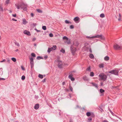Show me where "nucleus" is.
I'll list each match as a JSON object with an SVG mask.
<instances>
[{"instance_id": "1", "label": "nucleus", "mask_w": 122, "mask_h": 122, "mask_svg": "<svg viewBox=\"0 0 122 122\" xmlns=\"http://www.w3.org/2000/svg\"><path fill=\"white\" fill-rule=\"evenodd\" d=\"M15 5L17 9H19L20 8L21 10H23L25 11H27L28 6L27 4L22 2L20 4V5L18 4H16Z\"/></svg>"}, {"instance_id": "2", "label": "nucleus", "mask_w": 122, "mask_h": 122, "mask_svg": "<svg viewBox=\"0 0 122 122\" xmlns=\"http://www.w3.org/2000/svg\"><path fill=\"white\" fill-rule=\"evenodd\" d=\"M119 70H113L110 71L108 72L111 73L112 74H114L115 75L118 76V72Z\"/></svg>"}, {"instance_id": "3", "label": "nucleus", "mask_w": 122, "mask_h": 122, "mask_svg": "<svg viewBox=\"0 0 122 122\" xmlns=\"http://www.w3.org/2000/svg\"><path fill=\"white\" fill-rule=\"evenodd\" d=\"M99 76L100 77L101 79L105 81L106 80L107 77V76L104 75V73L100 74Z\"/></svg>"}, {"instance_id": "4", "label": "nucleus", "mask_w": 122, "mask_h": 122, "mask_svg": "<svg viewBox=\"0 0 122 122\" xmlns=\"http://www.w3.org/2000/svg\"><path fill=\"white\" fill-rule=\"evenodd\" d=\"M113 47L114 49L116 50H122V47L120 46L117 44L114 45Z\"/></svg>"}, {"instance_id": "5", "label": "nucleus", "mask_w": 122, "mask_h": 122, "mask_svg": "<svg viewBox=\"0 0 122 122\" xmlns=\"http://www.w3.org/2000/svg\"><path fill=\"white\" fill-rule=\"evenodd\" d=\"M70 48L72 53L73 54L75 53L76 51V48L74 47L72 45L71 46Z\"/></svg>"}, {"instance_id": "6", "label": "nucleus", "mask_w": 122, "mask_h": 122, "mask_svg": "<svg viewBox=\"0 0 122 122\" xmlns=\"http://www.w3.org/2000/svg\"><path fill=\"white\" fill-rule=\"evenodd\" d=\"M57 61L59 62L58 66V68H62V64L61 63V61L58 60Z\"/></svg>"}, {"instance_id": "7", "label": "nucleus", "mask_w": 122, "mask_h": 122, "mask_svg": "<svg viewBox=\"0 0 122 122\" xmlns=\"http://www.w3.org/2000/svg\"><path fill=\"white\" fill-rule=\"evenodd\" d=\"M93 38H99L102 39H104V38L102 36V35H97L95 36H93Z\"/></svg>"}, {"instance_id": "8", "label": "nucleus", "mask_w": 122, "mask_h": 122, "mask_svg": "<svg viewBox=\"0 0 122 122\" xmlns=\"http://www.w3.org/2000/svg\"><path fill=\"white\" fill-rule=\"evenodd\" d=\"M79 18L78 17H75L73 19V20L76 23H78L80 21Z\"/></svg>"}, {"instance_id": "9", "label": "nucleus", "mask_w": 122, "mask_h": 122, "mask_svg": "<svg viewBox=\"0 0 122 122\" xmlns=\"http://www.w3.org/2000/svg\"><path fill=\"white\" fill-rule=\"evenodd\" d=\"M23 33L25 34H26L27 35L30 36V32L26 30H25L23 32Z\"/></svg>"}, {"instance_id": "10", "label": "nucleus", "mask_w": 122, "mask_h": 122, "mask_svg": "<svg viewBox=\"0 0 122 122\" xmlns=\"http://www.w3.org/2000/svg\"><path fill=\"white\" fill-rule=\"evenodd\" d=\"M34 59L33 57L30 58V64H34Z\"/></svg>"}, {"instance_id": "11", "label": "nucleus", "mask_w": 122, "mask_h": 122, "mask_svg": "<svg viewBox=\"0 0 122 122\" xmlns=\"http://www.w3.org/2000/svg\"><path fill=\"white\" fill-rule=\"evenodd\" d=\"M39 107V105L38 104H36L34 107V108L36 110H37L38 109Z\"/></svg>"}, {"instance_id": "12", "label": "nucleus", "mask_w": 122, "mask_h": 122, "mask_svg": "<svg viewBox=\"0 0 122 122\" xmlns=\"http://www.w3.org/2000/svg\"><path fill=\"white\" fill-rule=\"evenodd\" d=\"M22 23L24 25H25L28 23L27 21H26V19H22Z\"/></svg>"}, {"instance_id": "13", "label": "nucleus", "mask_w": 122, "mask_h": 122, "mask_svg": "<svg viewBox=\"0 0 122 122\" xmlns=\"http://www.w3.org/2000/svg\"><path fill=\"white\" fill-rule=\"evenodd\" d=\"M104 64L103 63L100 64L99 65V67L100 68H102L104 67Z\"/></svg>"}, {"instance_id": "14", "label": "nucleus", "mask_w": 122, "mask_h": 122, "mask_svg": "<svg viewBox=\"0 0 122 122\" xmlns=\"http://www.w3.org/2000/svg\"><path fill=\"white\" fill-rule=\"evenodd\" d=\"M91 84H92V85L93 86H95V87H96V88H98V85H97V84L95 83H94L93 82H92L91 83Z\"/></svg>"}, {"instance_id": "15", "label": "nucleus", "mask_w": 122, "mask_h": 122, "mask_svg": "<svg viewBox=\"0 0 122 122\" xmlns=\"http://www.w3.org/2000/svg\"><path fill=\"white\" fill-rule=\"evenodd\" d=\"M74 46H77L79 45V43L77 41H76L73 43Z\"/></svg>"}, {"instance_id": "16", "label": "nucleus", "mask_w": 122, "mask_h": 122, "mask_svg": "<svg viewBox=\"0 0 122 122\" xmlns=\"http://www.w3.org/2000/svg\"><path fill=\"white\" fill-rule=\"evenodd\" d=\"M83 79L84 81H88L89 80V79L86 76L83 77Z\"/></svg>"}, {"instance_id": "17", "label": "nucleus", "mask_w": 122, "mask_h": 122, "mask_svg": "<svg viewBox=\"0 0 122 122\" xmlns=\"http://www.w3.org/2000/svg\"><path fill=\"white\" fill-rule=\"evenodd\" d=\"M65 43H66L69 44L71 43V42L70 40H66L65 42Z\"/></svg>"}, {"instance_id": "18", "label": "nucleus", "mask_w": 122, "mask_h": 122, "mask_svg": "<svg viewBox=\"0 0 122 122\" xmlns=\"http://www.w3.org/2000/svg\"><path fill=\"white\" fill-rule=\"evenodd\" d=\"M89 56L90 58L93 59L94 58V56L92 54H90L89 55Z\"/></svg>"}, {"instance_id": "19", "label": "nucleus", "mask_w": 122, "mask_h": 122, "mask_svg": "<svg viewBox=\"0 0 122 122\" xmlns=\"http://www.w3.org/2000/svg\"><path fill=\"white\" fill-rule=\"evenodd\" d=\"M109 59V57L107 56H106L104 58V60L105 61H107Z\"/></svg>"}, {"instance_id": "20", "label": "nucleus", "mask_w": 122, "mask_h": 122, "mask_svg": "<svg viewBox=\"0 0 122 122\" xmlns=\"http://www.w3.org/2000/svg\"><path fill=\"white\" fill-rule=\"evenodd\" d=\"M91 113L89 112H88L86 113V115L88 117H89L91 116Z\"/></svg>"}, {"instance_id": "21", "label": "nucleus", "mask_w": 122, "mask_h": 122, "mask_svg": "<svg viewBox=\"0 0 122 122\" xmlns=\"http://www.w3.org/2000/svg\"><path fill=\"white\" fill-rule=\"evenodd\" d=\"M65 23L67 24H71V22H70V21H68L67 20H66L65 21Z\"/></svg>"}, {"instance_id": "22", "label": "nucleus", "mask_w": 122, "mask_h": 122, "mask_svg": "<svg viewBox=\"0 0 122 122\" xmlns=\"http://www.w3.org/2000/svg\"><path fill=\"white\" fill-rule=\"evenodd\" d=\"M100 16L101 17L103 18L105 17V15L104 14L102 13L100 15Z\"/></svg>"}, {"instance_id": "23", "label": "nucleus", "mask_w": 122, "mask_h": 122, "mask_svg": "<svg viewBox=\"0 0 122 122\" xmlns=\"http://www.w3.org/2000/svg\"><path fill=\"white\" fill-rule=\"evenodd\" d=\"M100 92L101 93H103L105 92V90L102 89H100Z\"/></svg>"}, {"instance_id": "24", "label": "nucleus", "mask_w": 122, "mask_h": 122, "mask_svg": "<svg viewBox=\"0 0 122 122\" xmlns=\"http://www.w3.org/2000/svg\"><path fill=\"white\" fill-rule=\"evenodd\" d=\"M11 60L14 62H15L16 61V59L14 57H12L11 58Z\"/></svg>"}, {"instance_id": "25", "label": "nucleus", "mask_w": 122, "mask_h": 122, "mask_svg": "<svg viewBox=\"0 0 122 122\" xmlns=\"http://www.w3.org/2000/svg\"><path fill=\"white\" fill-rule=\"evenodd\" d=\"M38 76L39 78L41 79H42L43 77V75L41 74H39Z\"/></svg>"}, {"instance_id": "26", "label": "nucleus", "mask_w": 122, "mask_h": 122, "mask_svg": "<svg viewBox=\"0 0 122 122\" xmlns=\"http://www.w3.org/2000/svg\"><path fill=\"white\" fill-rule=\"evenodd\" d=\"M37 60H40V59H43V58L42 56H38L37 57Z\"/></svg>"}, {"instance_id": "27", "label": "nucleus", "mask_w": 122, "mask_h": 122, "mask_svg": "<svg viewBox=\"0 0 122 122\" xmlns=\"http://www.w3.org/2000/svg\"><path fill=\"white\" fill-rule=\"evenodd\" d=\"M92 118L91 117H89L88 119V122H91L92 121Z\"/></svg>"}, {"instance_id": "28", "label": "nucleus", "mask_w": 122, "mask_h": 122, "mask_svg": "<svg viewBox=\"0 0 122 122\" xmlns=\"http://www.w3.org/2000/svg\"><path fill=\"white\" fill-rule=\"evenodd\" d=\"M119 18H118V21H121V15L120 13H119Z\"/></svg>"}, {"instance_id": "29", "label": "nucleus", "mask_w": 122, "mask_h": 122, "mask_svg": "<svg viewBox=\"0 0 122 122\" xmlns=\"http://www.w3.org/2000/svg\"><path fill=\"white\" fill-rule=\"evenodd\" d=\"M86 38H87L89 39H91L93 38V36H87L86 37Z\"/></svg>"}, {"instance_id": "30", "label": "nucleus", "mask_w": 122, "mask_h": 122, "mask_svg": "<svg viewBox=\"0 0 122 122\" xmlns=\"http://www.w3.org/2000/svg\"><path fill=\"white\" fill-rule=\"evenodd\" d=\"M52 48L53 49V50H54L56 49L57 47L56 45H54Z\"/></svg>"}, {"instance_id": "31", "label": "nucleus", "mask_w": 122, "mask_h": 122, "mask_svg": "<svg viewBox=\"0 0 122 122\" xmlns=\"http://www.w3.org/2000/svg\"><path fill=\"white\" fill-rule=\"evenodd\" d=\"M3 7L2 6V5H0V11H3Z\"/></svg>"}, {"instance_id": "32", "label": "nucleus", "mask_w": 122, "mask_h": 122, "mask_svg": "<svg viewBox=\"0 0 122 122\" xmlns=\"http://www.w3.org/2000/svg\"><path fill=\"white\" fill-rule=\"evenodd\" d=\"M60 51L63 53H64L65 52V50L63 48H62L61 49V50Z\"/></svg>"}, {"instance_id": "33", "label": "nucleus", "mask_w": 122, "mask_h": 122, "mask_svg": "<svg viewBox=\"0 0 122 122\" xmlns=\"http://www.w3.org/2000/svg\"><path fill=\"white\" fill-rule=\"evenodd\" d=\"M94 75V74L93 72H90V76H93Z\"/></svg>"}, {"instance_id": "34", "label": "nucleus", "mask_w": 122, "mask_h": 122, "mask_svg": "<svg viewBox=\"0 0 122 122\" xmlns=\"http://www.w3.org/2000/svg\"><path fill=\"white\" fill-rule=\"evenodd\" d=\"M42 29L44 30H46V27L45 26H42Z\"/></svg>"}, {"instance_id": "35", "label": "nucleus", "mask_w": 122, "mask_h": 122, "mask_svg": "<svg viewBox=\"0 0 122 122\" xmlns=\"http://www.w3.org/2000/svg\"><path fill=\"white\" fill-rule=\"evenodd\" d=\"M108 110L111 113L112 115H113L114 114V113L112 112L111 111L110 109L109 108V107H108Z\"/></svg>"}, {"instance_id": "36", "label": "nucleus", "mask_w": 122, "mask_h": 122, "mask_svg": "<svg viewBox=\"0 0 122 122\" xmlns=\"http://www.w3.org/2000/svg\"><path fill=\"white\" fill-rule=\"evenodd\" d=\"M31 56H32L33 57H35L36 56V54L34 53H32L31 54Z\"/></svg>"}, {"instance_id": "37", "label": "nucleus", "mask_w": 122, "mask_h": 122, "mask_svg": "<svg viewBox=\"0 0 122 122\" xmlns=\"http://www.w3.org/2000/svg\"><path fill=\"white\" fill-rule=\"evenodd\" d=\"M15 44L17 46L19 47L20 46V45L19 43L16 42H14Z\"/></svg>"}, {"instance_id": "38", "label": "nucleus", "mask_w": 122, "mask_h": 122, "mask_svg": "<svg viewBox=\"0 0 122 122\" xmlns=\"http://www.w3.org/2000/svg\"><path fill=\"white\" fill-rule=\"evenodd\" d=\"M63 39L64 40H68V38L66 36H64L63 37Z\"/></svg>"}, {"instance_id": "39", "label": "nucleus", "mask_w": 122, "mask_h": 122, "mask_svg": "<svg viewBox=\"0 0 122 122\" xmlns=\"http://www.w3.org/2000/svg\"><path fill=\"white\" fill-rule=\"evenodd\" d=\"M91 117H94L95 116V115L94 114V113H93L92 112L91 113Z\"/></svg>"}, {"instance_id": "40", "label": "nucleus", "mask_w": 122, "mask_h": 122, "mask_svg": "<svg viewBox=\"0 0 122 122\" xmlns=\"http://www.w3.org/2000/svg\"><path fill=\"white\" fill-rule=\"evenodd\" d=\"M25 78V76L24 75H23L22 76L21 78V79L22 80H24Z\"/></svg>"}, {"instance_id": "41", "label": "nucleus", "mask_w": 122, "mask_h": 122, "mask_svg": "<svg viewBox=\"0 0 122 122\" xmlns=\"http://www.w3.org/2000/svg\"><path fill=\"white\" fill-rule=\"evenodd\" d=\"M69 88L70 90L72 92L73 91V88L71 85L69 86Z\"/></svg>"}, {"instance_id": "42", "label": "nucleus", "mask_w": 122, "mask_h": 122, "mask_svg": "<svg viewBox=\"0 0 122 122\" xmlns=\"http://www.w3.org/2000/svg\"><path fill=\"white\" fill-rule=\"evenodd\" d=\"M51 49L50 48H48V49L47 50V52H48L49 53L51 51Z\"/></svg>"}, {"instance_id": "43", "label": "nucleus", "mask_w": 122, "mask_h": 122, "mask_svg": "<svg viewBox=\"0 0 122 122\" xmlns=\"http://www.w3.org/2000/svg\"><path fill=\"white\" fill-rule=\"evenodd\" d=\"M36 10L38 12H39V13L42 12V11L39 9H36Z\"/></svg>"}, {"instance_id": "44", "label": "nucleus", "mask_w": 122, "mask_h": 122, "mask_svg": "<svg viewBox=\"0 0 122 122\" xmlns=\"http://www.w3.org/2000/svg\"><path fill=\"white\" fill-rule=\"evenodd\" d=\"M73 75L72 74H71L70 75L68 76V78H69L70 79L72 77Z\"/></svg>"}, {"instance_id": "45", "label": "nucleus", "mask_w": 122, "mask_h": 122, "mask_svg": "<svg viewBox=\"0 0 122 122\" xmlns=\"http://www.w3.org/2000/svg\"><path fill=\"white\" fill-rule=\"evenodd\" d=\"M74 28V27L73 25H71L70 26V28L71 29H73Z\"/></svg>"}, {"instance_id": "46", "label": "nucleus", "mask_w": 122, "mask_h": 122, "mask_svg": "<svg viewBox=\"0 0 122 122\" xmlns=\"http://www.w3.org/2000/svg\"><path fill=\"white\" fill-rule=\"evenodd\" d=\"M49 36L50 37H52L53 36V34L52 33H50L49 34Z\"/></svg>"}, {"instance_id": "47", "label": "nucleus", "mask_w": 122, "mask_h": 122, "mask_svg": "<svg viewBox=\"0 0 122 122\" xmlns=\"http://www.w3.org/2000/svg\"><path fill=\"white\" fill-rule=\"evenodd\" d=\"M86 70L87 71H91V70L90 69V67H89L88 68H87L86 69Z\"/></svg>"}, {"instance_id": "48", "label": "nucleus", "mask_w": 122, "mask_h": 122, "mask_svg": "<svg viewBox=\"0 0 122 122\" xmlns=\"http://www.w3.org/2000/svg\"><path fill=\"white\" fill-rule=\"evenodd\" d=\"M70 79H71V80L72 81H74V80H75V79L74 78V77H71V78Z\"/></svg>"}, {"instance_id": "49", "label": "nucleus", "mask_w": 122, "mask_h": 122, "mask_svg": "<svg viewBox=\"0 0 122 122\" xmlns=\"http://www.w3.org/2000/svg\"><path fill=\"white\" fill-rule=\"evenodd\" d=\"M10 0H7L5 1V3L6 4H8Z\"/></svg>"}, {"instance_id": "50", "label": "nucleus", "mask_w": 122, "mask_h": 122, "mask_svg": "<svg viewBox=\"0 0 122 122\" xmlns=\"http://www.w3.org/2000/svg\"><path fill=\"white\" fill-rule=\"evenodd\" d=\"M35 30H36L37 32H41V31L40 30H38L36 28L35 29Z\"/></svg>"}, {"instance_id": "51", "label": "nucleus", "mask_w": 122, "mask_h": 122, "mask_svg": "<svg viewBox=\"0 0 122 122\" xmlns=\"http://www.w3.org/2000/svg\"><path fill=\"white\" fill-rule=\"evenodd\" d=\"M103 82H101L100 83V86H103Z\"/></svg>"}, {"instance_id": "52", "label": "nucleus", "mask_w": 122, "mask_h": 122, "mask_svg": "<svg viewBox=\"0 0 122 122\" xmlns=\"http://www.w3.org/2000/svg\"><path fill=\"white\" fill-rule=\"evenodd\" d=\"M48 56L47 55H46L44 56V59L46 60Z\"/></svg>"}, {"instance_id": "53", "label": "nucleus", "mask_w": 122, "mask_h": 122, "mask_svg": "<svg viewBox=\"0 0 122 122\" xmlns=\"http://www.w3.org/2000/svg\"><path fill=\"white\" fill-rule=\"evenodd\" d=\"M46 78H44L42 81V82H46Z\"/></svg>"}, {"instance_id": "54", "label": "nucleus", "mask_w": 122, "mask_h": 122, "mask_svg": "<svg viewBox=\"0 0 122 122\" xmlns=\"http://www.w3.org/2000/svg\"><path fill=\"white\" fill-rule=\"evenodd\" d=\"M21 68L22 69V70H25V68L24 67H23V66H21Z\"/></svg>"}, {"instance_id": "55", "label": "nucleus", "mask_w": 122, "mask_h": 122, "mask_svg": "<svg viewBox=\"0 0 122 122\" xmlns=\"http://www.w3.org/2000/svg\"><path fill=\"white\" fill-rule=\"evenodd\" d=\"M99 107V108L101 110V112H102V111H103V109L102 107Z\"/></svg>"}, {"instance_id": "56", "label": "nucleus", "mask_w": 122, "mask_h": 122, "mask_svg": "<svg viewBox=\"0 0 122 122\" xmlns=\"http://www.w3.org/2000/svg\"><path fill=\"white\" fill-rule=\"evenodd\" d=\"M5 80V79L4 78L0 77V81L1 80Z\"/></svg>"}, {"instance_id": "57", "label": "nucleus", "mask_w": 122, "mask_h": 122, "mask_svg": "<svg viewBox=\"0 0 122 122\" xmlns=\"http://www.w3.org/2000/svg\"><path fill=\"white\" fill-rule=\"evenodd\" d=\"M30 15L32 17H33L34 16V14L32 13H31V14H30Z\"/></svg>"}, {"instance_id": "58", "label": "nucleus", "mask_w": 122, "mask_h": 122, "mask_svg": "<svg viewBox=\"0 0 122 122\" xmlns=\"http://www.w3.org/2000/svg\"><path fill=\"white\" fill-rule=\"evenodd\" d=\"M34 64H30L31 65V68L32 69V68L34 66Z\"/></svg>"}, {"instance_id": "59", "label": "nucleus", "mask_w": 122, "mask_h": 122, "mask_svg": "<svg viewBox=\"0 0 122 122\" xmlns=\"http://www.w3.org/2000/svg\"><path fill=\"white\" fill-rule=\"evenodd\" d=\"M16 14H13L12 16L13 17H16Z\"/></svg>"}, {"instance_id": "60", "label": "nucleus", "mask_w": 122, "mask_h": 122, "mask_svg": "<svg viewBox=\"0 0 122 122\" xmlns=\"http://www.w3.org/2000/svg\"><path fill=\"white\" fill-rule=\"evenodd\" d=\"M6 61V60L5 59H4V60H3L1 61H0V62H5V61Z\"/></svg>"}, {"instance_id": "61", "label": "nucleus", "mask_w": 122, "mask_h": 122, "mask_svg": "<svg viewBox=\"0 0 122 122\" xmlns=\"http://www.w3.org/2000/svg\"><path fill=\"white\" fill-rule=\"evenodd\" d=\"M36 40V38H33L32 39V41H35Z\"/></svg>"}, {"instance_id": "62", "label": "nucleus", "mask_w": 122, "mask_h": 122, "mask_svg": "<svg viewBox=\"0 0 122 122\" xmlns=\"http://www.w3.org/2000/svg\"><path fill=\"white\" fill-rule=\"evenodd\" d=\"M32 25L34 26H35L36 25V23H33L32 24Z\"/></svg>"}, {"instance_id": "63", "label": "nucleus", "mask_w": 122, "mask_h": 122, "mask_svg": "<svg viewBox=\"0 0 122 122\" xmlns=\"http://www.w3.org/2000/svg\"><path fill=\"white\" fill-rule=\"evenodd\" d=\"M12 20L13 21H17V20L14 18H12Z\"/></svg>"}, {"instance_id": "64", "label": "nucleus", "mask_w": 122, "mask_h": 122, "mask_svg": "<svg viewBox=\"0 0 122 122\" xmlns=\"http://www.w3.org/2000/svg\"><path fill=\"white\" fill-rule=\"evenodd\" d=\"M69 122H73V121L72 119H70V120Z\"/></svg>"}]
</instances>
